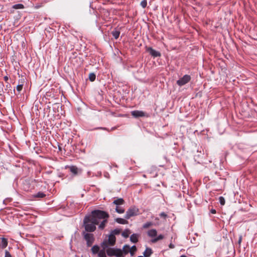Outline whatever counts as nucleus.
<instances>
[{
	"label": "nucleus",
	"mask_w": 257,
	"mask_h": 257,
	"mask_svg": "<svg viewBox=\"0 0 257 257\" xmlns=\"http://www.w3.org/2000/svg\"><path fill=\"white\" fill-rule=\"evenodd\" d=\"M109 217L108 213L100 210L91 211V214L86 216L83 219V226L85 231L92 232L95 230L96 225H98L99 229L102 230L107 223Z\"/></svg>",
	"instance_id": "1"
},
{
	"label": "nucleus",
	"mask_w": 257,
	"mask_h": 257,
	"mask_svg": "<svg viewBox=\"0 0 257 257\" xmlns=\"http://www.w3.org/2000/svg\"><path fill=\"white\" fill-rule=\"evenodd\" d=\"M124 203V201L122 198H118L113 201L112 205H115L114 210L117 213L122 214L125 211L124 208L121 206Z\"/></svg>",
	"instance_id": "2"
},
{
	"label": "nucleus",
	"mask_w": 257,
	"mask_h": 257,
	"mask_svg": "<svg viewBox=\"0 0 257 257\" xmlns=\"http://www.w3.org/2000/svg\"><path fill=\"white\" fill-rule=\"evenodd\" d=\"M106 252L107 254L109 256H123V254H122V250L121 249L110 247L108 246V245H107V248H106Z\"/></svg>",
	"instance_id": "3"
},
{
	"label": "nucleus",
	"mask_w": 257,
	"mask_h": 257,
	"mask_svg": "<svg viewBox=\"0 0 257 257\" xmlns=\"http://www.w3.org/2000/svg\"><path fill=\"white\" fill-rule=\"evenodd\" d=\"M139 214V209L137 207L133 206L129 208L126 212L124 218L126 219H130L131 217Z\"/></svg>",
	"instance_id": "4"
},
{
	"label": "nucleus",
	"mask_w": 257,
	"mask_h": 257,
	"mask_svg": "<svg viewBox=\"0 0 257 257\" xmlns=\"http://www.w3.org/2000/svg\"><path fill=\"white\" fill-rule=\"evenodd\" d=\"M83 235L84 238L86 241L87 245L88 246H91L94 240L93 235L91 233H86L84 231L83 232Z\"/></svg>",
	"instance_id": "5"
},
{
	"label": "nucleus",
	"mask_w": 257,
	"mask_h": 257,
	"mask_svg": "<svg viewBox=\"0 0 257 257\" xmlns=\"http://www.w3.org/2000/svg\"><path fill=\"white\" fill-rule=\"evenodd\" d=\"M191 80V76L189 75L186 74L184 75L182 78L179 79L177 81V84L180 86H182L184 85L188 82L190 81Z\"/></svg>",
	"instance_id": "6"
},
{
	"label": "nucleus",
	"mask_w": 257,
	"mask_h": 257,
	"mask_svg": "<svg viewBox=\"0 0 257 257\" xmlns=\"http://www.w3.org/2000/svg\"><path fill=\"white\" fill-rule=\"evenodd\" d=\"M101 246L102 249L99 251L98 255L99 257H106L105 252L106 248H107V242L103 241L101 243Z\"/></svg>",
	"instance_id": "7"
},
{
	"label": "nucleus",
	"mask_w": 257,
	"mask_h": 257,
	"mask_svg": "<svg viewBox=\"0 0 257 257\" xmlns=\"http://www.w3.org/2000/svg\"><path fill=\"white\" fill-rule=\"evenodd\" d=\"M146 51L153 57H160L161 55L160 52L154 50L152 47H147Z\"/></svg>",
	"instance_id": "8"
},
{
	"label": "nucleus",
	"mask_w": 257,
	"mask_h": 257,
	"mask_svg": "<svg viewBox=\"0 0 257 257\" xmlns=\"http://www.w3.org/2000/svg\"><path fill=\"white\" fill-rule=\"evenodd\" d=\"M131 114L135 118L139 117H143L146 116V113L143 111L141 110H134L131 112Z\"/></svg>",
	"instance_id": "9"
},
{
	"label": "nucleus",
	"mask_w": 257,
	"mask_h": 257,
	"mask_svg": "<svg viewBox=\"0 0 257 257\" xmlns=\"http://www.w3.org/2000/svg\"><path fill=\"white\" fill-rule=\"evenodd\" d=\"M116 241V238L113 234H110L108 236V240H104L107 242V245L113 246L114 245Z\"/></svg>",
	"instance_id": "10"
},
{
	"label": "nucleus",
	"mask_w": 257,
	"mask_h": 257,
	"mask_svg": "<svg viewBox=\"0 0 257 257\" xmlns=\"http://www.w3.org/2000/svg\"><path fill=\"white\" fill-rule=\"evenodd\" d=\"M148 235L150 237H156L157 235V231L155 229H151L148 231Z\"/></svg>",
	"instance_id": "11"
},
{
	"label": "nucleus",
	"mask_w": 257,
	"mask_h": 257,
	"mask_svg": "<svg viewBox=\"0 0 257 257\" xmlns=\"http://www.w3.org/2000/svg\"><path fill=\"white\" fill-rule=\"evenodd\" d=\"M153 250L152 248L149 247H147L145 251L143 252L144 256L145 257H150L152 254L153 253Z\"/></svg>",
	"instance_id": "12"
},
{
	"label": "nucleus",
	"mask_w": 257,
	"mask_h": 257,
	"mask_svg": "<svg viewBox=\"0 0 257 257\" xmlns=\"http://www.w3.org/2000/svg\"><path fill=\"white\" fill-rule=\"evenodd\" d=\"M70 171L74 175H76L78 174V168L75 166H71L69 167Z\"/></svg>",
	"instance_id": "13"
},
{
	"label": "nucleus",
	"mask_w": 257,
	"mask_h": 257,
	"mask_svg": "<svg viewBox=\"0 0 257 257\" xmlns=\"http://www.w3.org/2000/svg\"><path fill=\"white\" fill-rule=\"evenodd\" d=\"M139 235L136 233H133L130 236V240L133 243H137L138 241Z\"/></svg>",
	"instance_id": "14"
},
{
	"label": "nucleus",
	"mask_w": 257,
	"mask_h": 257,
	"mask_svg": "<svg viewBox=\"0 0 257 257\" xmlns=\"http://www.w3.org/2000/svg\"><path fill=\"white\" fill-rule=\"evenodd\" d=\"M115 221L120 224H126L128 223V221L126 220V219L124 218H116L115 219Z\"/></svg>",
	"instance_id": "15"
},
{
	"label": "nucleus",
	"mask_w": 257,
	"mask_h": 257,
	"mask_svg": "<svg viewBox=\"0 0 257 257\" xmlns=\"http://www.w3.org/2000/svg\"><path fill=\"white\" fill-rule=\"evenodd\" d=\"M24 80L21 79V81H20V80H19V84L17 86V90L18 92H20L22 90V88H23V87L24 85Z\"/></svg>",
	"instance_id": "16"
},
{
	"label": "nucleus",
	"mask_w": 257,
	"mask_h": 257,
	"mask_svg": "<svg viewBox=\"0 0 257 257\" xmlns=\"http://www.w3.org/2000/svg\"><path fill=\"white\" fill-rule=\"evenodd\" d=\"M0 243H1V247L2 248H5L7 247V246L8 245V241H7V239L5 238H2V241L1 242H0Z\"/></svg>",
	"instance_id": "17"
},
{
	"label": "nucleus",
	"mask_w": 257,
	"mask_h": 257,
	"mask_svg": "<svg viewBox=\"0 0 257 257\" xmlns=\"http://www.w3.org/2000/svg\"><path fill=\"white\" fill-rule=\"evenodd\" d=\"M92 252L93 254L98 253L99 250V247L97 245H95L91 248Z\"/></svg>",
	"instance_id": "18"
},
{
	"label": "nucleus",
	"mask_w": 257,
	"mask_h": 257,
	"mask_svg": "<svg viewBox=\"0 0 257 257\" xmlns=\"http://www.w3.org/2000/svg\"><path fill=\"white\" fill-rule=\"evenodd\" d=\"M111 34L112 35V36L115 39H117L119 36V35H120V32L118 30H115L114 31H113L112 32H111Z\"/></svg>",
	"instance_id": "19"
},
{
	"label": "nucleus",
	"mask_w": 257,
	"mask_h": 257,
	"mask_svg": "<svg viewBox=\"0 0 257 257\" xmlns=\"http://www.w3.org/2000/svg\"><path fill=\"white\" fill-rule=\"evenodd\" d=\"M130 249V246L128 245L125 244L124 245L123 247L122 253H124V254H126L128 253L129 250Z\"/></svg>",
	"instance_id": "20"
},
{
	"label": "nucleus",
	"mask_w": 257,
	"mask_h": 257,
	"mask_svg": "<svg viewBox=\"0 0 257 257\" xmlns=\"http://www.w3.org/2000/svg\"><path fill=\"white\" fill-rule=\"evenodd\" d=\"M130 231L128 229H125L121 233V235L124 238H127L129 236Z\"/></svg>",
	"instance_id": "21"
},
{
	"label": "nucleus",
	"mask_w": 257,
	"mask_h": 257,
	"mask_svg": "<svg viewBox=\"0 0 257 257\" xmlns=\"http://www.w3.org/2000/svg\"><path fill=\"white\" fill-rule=\"evenodd\" d=\"M46 196V194L42 192H39L34 195V197L36 198H44Z\"/></svg>",
	"instance_id": "22"
},
{
	"label": "nucleus",
	"mask_w": 257,
	"mask_h": 257,
	"mask_svg": "<svg viewBox=\"0 0 257 257\" xmlns=\"http://www.w3.org/2000/svg\"><path fill=\"white\" fill-rule=\"evenodd\" d=\"M154 223L152 222L149 221L147 222L146 223H144L143 225V228H148L150 226H152Z\"/></svg>",
	"instance_id": "23"
},
{
	"label": "nucleus",
	"mask_w": 257,
	"mask_h": 257,
	"mask_svg": "<svg viewBox=\"0 0 257 257\" xmlns=\"http://www.w3.org/2000/svg\"><path fill=\"white\" fill-rule=\"evenodd\" d=\"M13 8L15 9H22L24 8V6L23 4H18L14 5Z\"/></svg>",
	"instance_id": "24"
},
{
	"label": "nucleus",
	"mask_w": 257,
	"mask_h": 257,
	"mask_svg": "<svg viewBox=\"0 0 257 257\" xmlns=\"http://www.w3.org/2000/svg\"><path fill=\"white\" fill-rule=\"evenodd\" d=\"M96 76L94 73H91L89 75V79L91 81H94L95 79Z\"/></svg>",
	"instance_id": "25"
},
{
	"label": "nucleus",
	"mask_w": 257,
	"mask_h": 257,
	"mask_svg": "<svg viewBox=\"0 0 257 257\" xmlns=\"http://www.w3.org/2000/svg\"><path fill=\"white\" fill-rule=\"evenodd\" d=\"M141 6L142 8H145L147 5V0H143L141 3Z\"/></svg>",
	"instance_id": "26"
},
{
	"label": "nucleus",
	"mask_w": 257,
	"mask_h": 257,
	"mask_svg": "<svg viewBox=\"0 0 257 257\" xmlns=\"http://www.w3.org/2000/svg\"><path fill=\"white\" fill-rule=\"evenodd\" d=\"M219 202L221 205H223L225 204V199L222 196H220L219 198Z\"/></svg>",
	"instance_id": "27"
},
{
	"label": "nucleus",
	"mask_w": 257,
	"mask_h": 257,
	"mask_svg": "<svg viewBox=\"0 0 257 257\" xmlns=\"http://www.w3.org/2000/svg\"><path fill=\"white\" fill-rule=\"evenodd\" d=\"M119 233L120 230L119 229H115L111 231V233L110 234H113L115 236V235L118 234Z\"/></svg>",
	"instance_id": "28"
},
{
	"label": "nucleus",
	"mask_w": 257,
	"mask_h": 257,
	"mask_svg": "<svg viewBox=\"0 0 257 257\" xmlns=\"http://www.w3.org/2000/svg\"><path fill=\"white\" fill-rule=\"evenodd\" d=\"M160 216L161 217H163L164 218H166L167 216V215L164 212H161L160 214H159Z\"/></svg>",
	"instance_id": "29"
},
{
	"label": "nucleus",
	"mask_w": 257,
	"mask_h": 257,
	"mask_svg": "<svg viewBox=\"0 0 257 257\" xmlns=\"http://www.w3.org/2000/svg\"><path fill=\"white\" fill-rule=\"evenodd\" d=\"M156 238L158 240H160L163 239L164 238V236L163 234H160L158 236H157Z\"/></svg>",
	"instance_id": "30"
},
{
	"label": "nucleus",
	"mask_w": 257,
	"mask_h": 257,
	"mask_svg": "<svg viewBox=\"0 0 257 257\" xmlns=\"http://www.w3.org/2000/svg\"><path fill=\"white\" fill-rule=\"evenodd\" d=\"M5 257H12L11 253L8 251V250H6L5 251Z\"/></svg>",
	"instance_id": "31"
},
{
	"label": "nucleus",
	"mask_w": 257,
	"mask_h": 257,
	"mask_svg": "<svg viewBox=\"0 0 257 257\" xmlns=\"http://www.w3.org/2000/svg\"><path fill=\"white\" fill-rule=\"evenodd\" d=\"M130 250H132L134 251H135L137 250V248H136V246L134 245L133 246H132L131 248H130Z\"/></svg>",
	"instance_id": "32"
},
{
	"label": "nucleus",
	"mask_w": 257,
	"mask_h": 257,
	"mask_svg": "<svg viewBox=\"0 0 257 257\" xmlns=\"http://www.w3.org/2000/svg\"><path fill=\"white\" fill-rule=\"evenodd\" d=\"M159 240L157 239V238L156 237L154 238H153L151 239V242L152 243H156L157 242V241H158Z\"/></svg>",
	"instance_id": "33"
},
{
	"label": "nucleus",
	"mask_w": 257,
	"mask_h": 257,
	"mask_svg": "<svg viewBox=\"0 0 257 257\" xmlns=\"http://www.w3.org/2000/svg\"><path fill=\"white\" fill-rule=\"evenodd\" d=\"M95 129H100V130H107V131H109V130L107 129L106 127H100L96 128Z\"/></svg>",
	"instance_id": "34"
},
{
	"label": "nucleus",
	"mask_w": 257,
	"mask_h": 257,
	"mask_svg": "<svg viewBox=\"0 0 257 257\" xmlns=\"http://www.w3.org/2000/svg\"><path fill=\"white\" fill-rule=\"evenodd\" d=\"M210 212L212 213V214H215L216 211V210L214 209H211L210 210Z\"/></svg>",
	"instance_id": "35"
},
{
	"label": "nucleus",
	"mask_w": 257,
	"mask_h": 257,
	"mask_svg": "<svg viewBox=\"0 0 257 257\" xmlns=\"http://www.w3.org/2000/svg\"><path fill=\"white\" fill-rule=\"evenodd\" d=\"M169 246V248H174L175 247V245L172 243H170Z\"/></svg>",
	"instance_id": "36"
},
{
	"label": "nucleus",
	"mask_w": 257,
	"mask_h": 257,
	"mask_svg": "<svg viewBox=\"0 0 257 257\" xmlns=\"http://www.w3.org/2000/svg\"><path fill=\"white\" fill-rule=\"evenodd\" d=\"M4 78L6 82H7L9 80V77L8 76H5Z\"/></svg>",
	"instance_id": "37"
},
{
	"label": "nucleus",
	"mask_w": 257,
	"mask_h": 257,
	"mask_svg": "<svg viewBox=\"0 0 257 257\" xmlns=\"http://www.w3.org/2000/svg\"><path fill=\"white\" fill-rule=\"evenodd\" d=\"M129 251L130 252V254L132 256H133L134 255V251L132 250H129Z\"/></svg>",
	"instance_id": "38"
},
{
	"label": "nucleus",
	"mask_w": 257,
	"mask_h": 257,
	"mask_svg": "<svg viewBox=\"0 0 257 257\" xmlns=\"http://www.w3.org/2000/svg\"><path fill=\"white\" fill-rule=\"evenodd\" d=\"M241 241V236H240L239 240H238V243H240Z\"/></svg>",
	"instance_id": "39"
},
{
	"label": "nucleus",
	"mask_w": 257,
	"mask_h": 257,
	"mask_svg": "<svg viewBox=\"0 0 257 257\" xmlns=\"http://www.w3.org/2000/svg\"><path fill=\"white\" fill-rule=\"evenodd\" d=\"M115 128V127H112V128H111V130H111V131H112V130H114Z\"/></svg>",
	"instance_id": "40"
},
{
	"label": "nucleus",
	"mask_w": 257,
	"mask_h": 257,
	"mask_svg": "<svg viewBox=\"0 0 257 257\" xmlns=\"http://www.w3.org/2000/svg\"><path fill=\"white\" fill-rule=\"evenodd\" d=\"M180 257H187V256L185 255H182Z\"/></svg>",
	"instance_id": "41"
},
{
	"label": "nucleus",
	"mask_w": 257,
	"mask_h": 257,
	"mask_svg": "<svg viewBox=\"0 0 257 257\" xmlns=\"http://www.w3.org/2000/svg\"><path fill=\"white\" fill-rule=\"evenodd\" d=\"M7 199L4 200V203H5Z\"/></svg>",
	"instance_id": "42"
},
{
	"label": "nucleus",
	"mask_w": 257,
	"mask_h": 257,
	"mask_svg": "<svg viewBox=\"0 0 257 257\" xmlns=\"http://www.w3.org/2000/svg\"><path fill=\"white\" fill-rule=\"evenodd\" d=\"M156 220H159V218H156Z\"/></svg>",
	"instance_id": "43"
}]
</instances>
